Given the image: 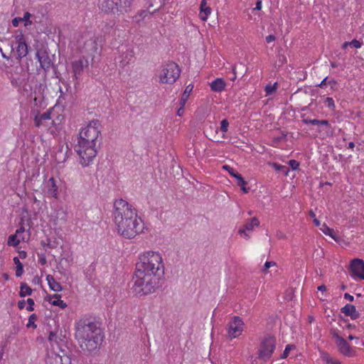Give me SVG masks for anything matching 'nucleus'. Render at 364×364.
Here are the masks:
<instances>
[{
    "label": "nucleus",
    "mask_w": 364,
    "mask_h": 364,
    "mask_svg": "<svg viewBox=\"0 0 364 364\" xmlns=\"http://www.w3.org/2000/svg\"><path fill=\"white\" fill-rule=\"evenodd\" d=\"M228 126H229V122L228 121V119H224L220 122V130L223 132L225 133L228 132Z\"/></svg>",
    "instance_id": "nucleus-45"
},
{
    "label": "nucleus",
    "mask_w": 364,
    "mask_h": 364,
    "mask_svg": "<svg viewBox=\"0 0 364 364\" xmlns=\"http://www.w3.org/2000/svg\"><path fill=\"white\" fill-rule=\"evenodd\" d=\"M324 103L327 105L328 107L331 109L334 110L336 108L334 100L332 97H328L324 100Z\"/></svg>",
    "instance_id": "nucleus-42"
},
{
    "label": "nucleus",
    "mask_w": 364,
    "mask_h": 364,
    "mask_svg": "<svg viewBox=\"0 0 364 364\" xmlns=\"http://www.w3.org/2000/svg\"><path fill=\"white\" fill-rule=\"evenodd\" d=\"M27 304H28V306L26 307V310L28 311H33L34 310V307L33 306H34V304H35L33 299H31V298L28 299H27Z\"/></svg>",
    "instance_id": "nucleus-49"
},
{
    "label": "nucleus",
    "mask_w": 364,
    "mask_h": 364,
    "mask_svg": "<svg viewBox=\"0 0 364 364\" xmlns=\"http://www.w3.org/2000/svg\"><path fill=\"white\" fill-rule=\"evenodd\" d=\"M341 312L347 316H350L352 320H355L360 317V313L356 311L355 306L347 304L341 309Z\"/></svg>",
    "instance_id": "nucleus-21"
},
{
    "label": "nucleus",
    "mask_w": 364,
    "mask_h": 364,
    "mask_svg": "<svg viewBox=\"0 0 364 364\" xmlns=\"http://www.w3.org/2000/svg\"><path fill=\"white\" fill-rule=\"evenodd\" d=\"M133 0H99V8L105 14L123 15L131 10Z\"/></svg>",
    "instance_id": "nucleus-6"
},
{
    "label": "nucleus",
    "mask_w": 364,
    "mask_h": 364,
    "mask_svg": "<svg viewBox=\"0 0 364 364\" xmlns=\"http://www.w3.org/2000/svg\"><path fill=\"white\" fill-rule=\"evenodd\" d=\"M134 283L132 287L133 292L141 296L153 294L160 287V280L162 278L139 273H134Z\"/></svg>",
    "instance_id": "nucleus-5"
},
{
    "label": "nucleus",
    "mask_w": 364,
    "mask_h": 364,
    "mask_svg": "<svg viewBox=\"0 0 364 364\" xmlns=\"http://www.w3.org/2000/svg\"><path fill=\"white\" fill-rule=\"evenodd\" d=\"M210 87L212 91L220 92L225 90L226 82L223 78L218 77L210 83Z\"/></svg>",
    "instance_id": "nucleus-24"
},
{
    "label": "nucleus",
    "mask_w": 364,
    "mask_h": 364,
    "mask_svg": "<svg viewBox=\"0 0 364 364\" xmlns=\"http://www.w3.org/2000/svg\"><path fill=\"white\" fill-rule=\"evenodd\" d=\"M271 166L274 168L275 171L278 172L283 173L285 176H287L289 172V167L279 164L278 163L274 162L271 164Z\"/></svg>",
    "instance_id": "nucleus-32"
},
{
    "label": "nucleus",
    "mask_w": 364,
    "mask_h": 364,
    "mask_svg": "<svg viewBox=\"0 0 364 364\" xmlns=\"http://www.w3.org/2000/svg\"><path fill=\"white\" fill-rule=\"evenodd\" d=\"M343 297H344V299H346L350 301H353L354 299V297L348 293H345L343 295Z\"/></svg>",
    "instance_id": "nucleus-56"
},
{
    "label": "nucleus",
    "mask_w": 364,
    "mask_h": 364,
    "mask_svg": "<svg viewBox=\"0 0 364 364\" xmlns=\"http://www.w3.org/2000/svg\"><path fill=\"white\" fill-rule=\"evenodd\" d=\"M343 328H347V329H355V326L354 324H352V323H348L345 326L343 327Z\"/></svg>",
    "instance_id": "nucleus-63"
},
{
    "label": "nucleus",
    "mask_w": 364,
    "mask_h": 364,
    "mask_svg": "<svg viewBox=\"0 0 364 364\" xmlns=\"http://www.w3.org/2000/svg\"><path fill=\"white\" fill-rule=\"evenodd\" d=\"M200 13L204 14L205 16H201L203 20H205L211 13V9L206 6V1L202 0L200 5Z\"/></svg>",
    "instance_id": "nucleus-29"
},
{
    "label": "nucleus",
    "mask_w": 364,
    "mask_h": 364,
    "mask_svg": "<svg viewBox=\"0 0 364 364\" xmlns=\"http://www.w3.org/2000/svg\"><path fill=\"white\" fill-rule=\"evenodd\" d=\"M19 258L25 259L27 257V252L24 250L18 251Z\"/></svg>",
    "instance_id": "nucleus-57"
},
{
    "label": "nucleus",
    "mask_w": 364,
    "mask_h": 364,
    "mask_svg": "<svg viewBox=\"0 0 364 364\" xmlns=\"http://www.w3.org/2000/svg\"><path fill=\"white\" fill-rule=\"evenodd\" d=\"M328 77H326L319 84H318L316 86L317 87H319L321 88H323L325 86H326L328 84Z\"/></svg>",
    "instance_id": "nucleus-52"
},
{
    "label": "nucleus",
    "mask_w": 364,
    "mask_h": 364,
    "mask_svg": "<svg viewBox=\"0 0 364 364\" xmlns=\"http://www.w3.org/2000/svg\"><path fill=\"white\" fill-rule=\"evenodd\" d=\"M282 51H283V50L282 48L279 49L277 55L276 63L277 64V65L279 67L282 66L284 64L287 63V62L285 55L283 53H282Z\"/></svg>",
    "instance_id": "nucleus-33"
},
{
    "label": "nucleus",
    "mask_w": 364,
    "mask_h": 364,
    "mask_svg": "<svg viewBox=\"0 0 364 364\" xmlns=\"http://www.w3.org/2000/svg\"><path fill=\"white\" fill-rule=\"evenodd\" d=\"M348 321V319L345 318L343 316L339 315L338 318V323L340 326H342V322L347 323Z\"/></svg>",
    "instance_id": "nucleus-54"
},
{
    "label": "nucleus",
    "mask_w": 364,
    "mask_h": 364,
    "mask_svg": "<svg viewBox=\"0 0 364 364\" xmlns=\"http://www.w3.org/2000/svg\"><path fill=\"white\" fill-rule=\"evenodd\" d=\"M193 85L191 84L188 85L186 87V90H184V92L180 99V105L185 106V105L189 97V95L193 90Z\"/></svg>",
    "instance_id": "nucleus-26"
},
{
    "label": "nucleus",
    "mask_w": 364,
    "mask_h": 364,
    "mask_svg": "<svg viewBox=\"0 0 364 364\" xmlns=\"http://www.w3.org/2000/svg\"><path fill=\"white\" fill-rule=\"evenodd\" d=\"M259 225V220L257 218L253 217L251 219L247 220L243 225L242 229L239 230V233L242 235H244L246 239H249L250 237L246 232V231L252 230L255 227Z\"/></svg>",
    "instance_id": "nucleus-19"
},
{
    "label": "nucleus",
    "mask_w": 364,
    "mask_h": 364,
    "mask_svg": "<svg viewBox=\"0 0 364 364\" xmlns=\"http://www.w3.org/2000/svg\"><path fill=\"white\" fill-rule=\"evenodd\" d=\"M62 257L60 259V262L59 263L60 265H63V262L65 263L67 267L70 266L73 262V257L71 254L67 252H63L61 255Z\"/></svg>",
    "instance_id": "nucleus-27"
},
{
    "label": "nucleus",
    "mask_w": 364,
    "mask_h": 364,
    "mask_svg": "<svg viewBox=\"0 0 364 364\" xmlns=\"http://www.w3.org/2000/svg\"><path fill=\"white\" fill-rule=\"evenodd\" d=\"M336 344L338 348V350L344 356L353 357L355 355V351L343 338L342 339H339Z\"/></svg>",
    "instance_id": "nucleus-16"
},
{
    "label": "nucleus",
    "mask_w": 364,
    "mask_h": 364,
    "mask_svg": "<svg viewBox=\"0 0 364 364\" xmlns=\"http://www.w3.org/2000/svg\"><path fill=\"white\" fill-rule=\"evenodd\" d=\"M47 240H48L47 247H48L50 249H54L56 247L55 242H54L53 243H51L50 239H48Z\"/></svg>",
    "instance_id": "nucleus-58"
},
{
    "label": "nucleus",
    "mask_w": 364,
    "mask_h": 364,
    "mask_svg": "<svg viewBox=\"0 0 364 364\" xmlns=\"http://www.w3.org/2000/svg\"><path fill=\"white\" fill-rule=\"evenodd\" d=\"M17 58L21 60L26 57L28 53V46L26 42L25 37L22 32L15 36Z\"/></svg>",
    "instance_id": "nucleus-11"
},
{
    "label": "nucleus",
    "mask_w": 364,
    "mask_h": 364,
    "mask_svg": "<svg viewBox=\"0 0 364 364\" xmlns=\"http://www.w3.org/2000/svg\"><path fill=\"white\" fill-rule=\"evenodd\" d=\"M321 358L327 364H341L338 360L331 357L328 353H323Z\"/></svg>",
    "instance_id": "nucleus-31"
},
{
    "label": "nucleus",
    "mask_w": 364,
    "mask_h": 364,
    "mask_svg": "<svg viewBox=\"0 0 364 364\" xmlns=\"http://www.w3.org/2000/svg\"><path fill=\"white\" fill-rule=\"evenodd\" d=\"M330 333L332 336V337L335 339L336 343L339 341V339L343 338V337L338 334V331L336 328H331Z\"/></svg>",
    "instance_id": "nucleus-41"
},
{
    "label": "nucleus",
    "mask_w": 364,
    "mask_h": 364,
    "mask_svg": "<svg viewBox=\"0 0 364 364\" xmlns=\"http://www.w3.org/2000/svg\"><path fill=\"white\" fill-rule=\"evenodd\" d=\"M349 274L354 279L364 280V260L354 258L350 262Z\"/></svg>",
    "instance_id": "nucleus-10"
},
{
    "label": "nucleus",
    "mask_w": 364,
    "mask_h": 364,
    "mask_svg": "<svg viewBox=\"0 0 364 364\" xmlns=\"http://www.w3.org/2000/svg\"><path fill=\"white\" fill-rule=\"evenodd\" d=\"M184 113V106L181 105L178 109L177 110V115L181 117Z\"/></svg>",
    "instance_id": "nucleus-59"
},
{
    "label": "nucleus",
    "mask_w": 364,
    "mask_h": 364,
    "mask_svg": "<svg viewBox=\"0 0 364 364\" xmlns=\"http://www.w3.org/2000/svg\"><path fill=\"white\" fill-rule=\"evenodd\" d=\"M276 265V263L273 261H267L265 262L264 267H263V269H262V272L264 273H267V271L269 268H270L272 266H274Z\"/></svg>",
    "instance_id": "nucleus-50"
},
{
    "label": "nucleus",
    "mask_w": 364,
    "mask_h": 364,
    "mask_svg": "<svg viewBox=\"0 0 364 364\" xmlns=\"http://www.w3.org/2000/svg\"><path fill=\"white\" fill-rule=\"evenodd\" d=\"M46 88V84L40 82L36 85L35 87L34 92L36 95H38L39 97L43 95V92Z\"/></svg>",
    "instance_id": "nucleus-36"
},
{
    "label": "nucleus",
    "mask_w": 364,
    "mask_h": 364,
    "mask_svg": "<svg viewBox=\"0 0 364 364\" xmlns=\"http://www.w3.org/2000/svg\"><path fill=\"white\" fill-rule=\"evenodd\" d=\"M61 364H71V358L70 356H66L64 359L60 357Z\"/></svg>",
    "instance_id": "nucleus-53"
},
{
    "label": "nucleus",
    "mask_w": 364,
    "mask_h": 364,
    "mask_svg": "<svg viewBox=\"0 0 364 364\" xmlns=\"http://www.w3.org/2000/svg\"><path fill=\"white\" fill-rule=\"evenodd\" d=\"M13 260H14V264L16 265V276L17 277H21V275L23 273V265L20 262L18 257H14Z\"/></svg>",
    "instance_id": "nucleus-30"
},
{
    "label": "nucleus",
    "mask_w": 364,
    "mask_h": 364,
    "mask_svg": "<svg viewBox=\"0 0 364 364\" xmlns=\"http://www.w3.org/2000/svg\"><path fill=\"white\" fill-rule=\"evenodd\" d=\"M275 38H275V36H274V35L270 34V35H268V36L266 37L265 40H266V42H267V43H271V42L274 41L275 40Z\"/></svg>",
    "instance_id": "nucleus-55"
},
{
    "label": "nucleus",
    "mask_w": 364,
    "mask_h": 364,
    "mask_svg": "<svg viewBox=\"0 0 364 364\" xmlns=\"http://www.w3.org/2000/svg\"><path fill=\"white\" fill-rule=\"evenodd\" d=\"M363 43L356 39H353L349 42V45L355 48H360L362 46Z\"/></svg>",
    "instance_id": "nucleus-48"
},
{
    "label": "nucleus",
    "mask_w": 364,
    "mask_h": 364,
    "mask_svg": "<svg viewBox=\"0 0 364 364\" xmlns=\"http://www.w3.org/2000/svg\"><path fill=\"white\" fill-rule=\"evenodd\" d=\"M58 336L57 335V333L55 331H50V333H49V336H48V341L50 342V343H53V342H55L56 343H58Z\"/></svg>",
    "instance_id": "nucleus-43"
},
{
    "label": "nucleus",
    "mask_w": 364,
    "mask_h": 364,
    "mask_svg": "<svg viewBox=\"0 0 364 364\" xmlns=\"http://www.w3.org/2000/svg\"><path fill=\"white\" fill-rule=\"evenodd\" d=\"M319 125H325V126H329L330 124L328 120L326 119H319Z\"/></svg>",
    "instance_id": "nucleus-64"
},
{
    "label": "nucleus",
    "mask_w": 364,
    "mask_h": 364,
    "mask_svg": "<svg viewBox=\"0 0 364 364\" xmlns=\"http://www.w3.org/2000/svg\"><path fill=\"white\" fill-rule=\"evenodd\" d=\"M243 326L244 322L240 316L232 317L228 324L227 338L230 340L237 338L243 331Z\"/></svg>",
    "instance_id": "nucleus-9"
},
{
    "label": "nucleus",
    "mask_w": 364,
    "mask_h": 364,
    "mask_svg": "<svg viewBox=\"0 0 364 364\" xmlns=\"http://www.w3.org/2000/svg\"><path fill=\"white\" fill-rule=\"evenodd\" d=\"M32 289L25 282H21L20 284L19 296L21 297H25L32 294Z\"/></svg>",
    "instance_id": "nucleus-28"
},
{
    "label": "nucleus",
    "mask_w": 364,
    "mask_h": 364,
    "mask_svg": "<svg viewBox=\"0 0 364 364\" xmlns=\"http://www.w3.org/2000/svg\"><path fill=\"white\" fill-rule=\"evenodd\" d=\"M99 37L93 36L87 41H86L84 44V49L85 52L88 53L92 55H94L95 53H97L99 50Z\"/></svg>",
    "instance_id": "nucleus-17"
},
{
    "label": "nucleus",
    "mask_w": 364,
    "mask_h": 364,
    "mask_svg": "<svg viewBox=\"0 0 364 364\" xmlns=\"http://www.w3.org/2000/svg\"><path fill=\"white\" fill-rule=\"evenodd\" d=\"M68 218V212L63 207L58 205L54 210V224L55 226H60L65 224Z\"/></svg>",
    "instance_id": "nucleus-15"
},
{
    "label": "nucleus",
    "mask_w": 364,
    "mask_h": 364,
    "mask_svg": "<svg viewBox=\"0 0 364 364\" xmlns=\"http://www.w3.org/2000/svg\"><path fill=\"white\" fill-rule=\"evenodd\" d=\"M113 217L118 233L126 239H132L143 232L144 223L137 211L122 198L114 203Z\"/></svg>",
    "instance_id": "nucleus-1"
},
{
    "label": "nucleus",
    "mask_w": 364,
    "mask_h": 364,
    "mask_svg": "<svg viewBox=\"0 0 364 364\" xmlns=\"http://www.w3.org/2000/svg\"><path fill=\"white\" fill-rule=\"evenodd\" d=\"M23 21L21 17H16L12 20V25L14 27H17L19 25V23Z\"/></svg>",
    "instance_id": "nucleus-51"
},
{
    "label": "nucleus",
    "mask_w": 364,
    "mask_h": 364,
    "mask_svg": "<svg viewBox=\"0 0 364 364\" xmlns=\"http://www.w3.org/2000/svg\"><path fill=\"white\" fill-rule=\"evenodd\" d=\"M277 88V83L275 82L273 85L271 84H268L265 87V92L267 95L272 94L273 92H274Z\"/></svg>",
    "instance_id": "nucleus-44"
},
{
    "label": "nucleus",
    "mask_w": 364,
    "mask_h": 364,
    "mask_svg": "<svg viewBox=\"0 0 364 364\" xmlns=\"http://www.w3.org/2000/svg\"><path fill=\"white\" fill-rule=\"evenodd\" d=\"M100 134L101 130L92 127H84L80 130L75 150L80 157V164L83 166H88L96 156V141Z\"/></svg>",
    "instance_id": "nucleus-3"
},
{
    "label": "nucleus",
    "mask_w": 364,
    "mask_h": 364,
    "mask_svg": "<svg viewBox=\"0 0 364 364\" xmlns=\"http://www.w3.org/2000/svg\"><path fill=\"white\" fill-rule=\"evenodd\" d=\"M295 348V346L292 344H288L286 346L284 350L283 351L282 354L281 355L282 359H285L288 357L289 353L291 349Z\"/></svg>",
    "instance_id": "nucleus-39"
},
{
    "label": "nucleus",
    "mask_w": 364,
    "mask_h": 364,
    "mask_svg": "<svg viewBox=\"0 0 364 364\" xmlns=\"http://www.w3.org/2000/svg\"><path fill=\"white\" fill-rule=\"evenodd\" d=\"M36 57L40 63L41 67L48 70L51 66V60L49 54L46 49H39L36 53Z\"/></svg>",
    "instance_id": "nucleus-14"
},
{
    "label": "nucleus",
    "mask_w": 364,
    "mask_h": 364,
    "mask_svg": "<svg viewBox=\"0 0 364 364\" xmlns=\"http://www.w3.org/2000/svg\"><path fill=\"white\" fill-rule=\"evenodd\" d=\"M75 338L82 350L91 353L100 349L105 336L100 322L83 317L75 321Z\"/></svg>",
    "instance_id": "nucleus-2"
},
{
    "label": "nucleus",
    "mask_w": 364,
    "mask_h": 364,
    "mask_svg": "<svg viewBox=\"0 0 364 364\" xmlns=\"http://www.w3.org/2000/svg\"><path fill=\"white\" fill-rule=\"evenodd\" d=\"M289 165L291 166L292 170H297L299 167L300 164L299 161L294 159H291L289 161Z\"/></svg>",
    "instance_id": "nucleus-47"
},
{
    "label": "nucleus",
    "mask_w": 364,
    "mask_h": 364,
    "mask_svg": "<svg viewBox=\"0 0 364 364\" xmlns=\"http://www.w3.org/2000/svg\"><path fill=\"white\" fill-rule=\"evenodd\" d=\"M61 295L60 294H53L49 295L46 297V300L48 301L50 304L53 306H59L60 309H64L67 307V304L60 299Z\"/></svg>",
    "instance_id": "nucleus-22"
},
{
    "label": "nucleus",
    "mask_w": 364,
    "mask_h": 364,
    "mask_svg": "<svg viewBox=\"0 0 364 364\" xmlns=\"http://www.w3.org/2000/svg\"><path fill=\"white\" fill-rule=\"evenodd\" d=\"M88 60L82 57L72 63V68L73 72V77L77 80L82 74L84 70L88 68Z\"/></svg>",
    "instance_id": "nucleus-13"
},
{
    "label": "nucleus",
    "mask_w": 364,
    "mask_h": 364,
    "mask_svg": "<svg viewBox=\"0 0 364 364\" xmlns=\"http://www.w3.org/2000/svg\"><path fill=\"white\" fill-rule=\"evenodd\" d=\"M51 110L48 109L43 113L38 112L33 118L34 125L36 127H41V126H46L47 121L51 119Z\"/></svg>",
    "instance_id": "nucleus-18"
},
{
    "label": "nucleus",
    "mask_w": 364,
    "mask_h": 364,
    "mask_svg": "<svg viewBox=\"0 0 364 364\" xmlns=\"http://www.w3.org/2000/svg\"><path fill=\"white\" fill-rule=\"evenodd\" d=\"M20 243V240L17 239V235H11L9 236L7 244L9 246L17 247Z\"/></svg>",
    "instance_id": "nucleus-35"
},
{
    "label": "nucleus",
    "mask_w": 364,
    "mask_h": 364,
    "mask_svg": "<svg viewBox=\"0 0 364 364\" xmlns=\"http://www.w3.org/2000/svg\"><path fill=\"white\" fill-rule=\"evenodd\" d=\"M47 193L49 196L58 198V186L56 180L51 177L46 182Z\"/></svg>",
    "instance_id": "nucleus-20"
},
{
    "label": "nucleus",
    "mask_w": 364,
    "mask_h": 364,
    "mask_svg": "<svg viewBox=\"0 0 364 364\" xmlns=\"http://www.w3.org/2000/svg\"><path fill=\"white\" fill-rule=\"evenodd\" d=\"M46 280L48 282V286L51 290L55 292L61 291L63 289L62 286L58 282H56L54 279V277L48 274L46 276Z\"/></svg>",
    "instance_id": "nucleus-25"
},
{
    "label": "nucleus",
    "mask_w": 364,
    "mask_h": 364,
    "mask_svg": "<svg viewBox=\"0 0 364 364\" xmlns=\"http://www.w3.org/2000/svg\"><path fill=\"white\" fill-rule=\"evenodd\" d=\"M100 126L101 123L98 119H93L89 122L86 127H92V129L100 130Z\"/></svg>",
    "instance_id": "nucleus-40"
},
{
    "label": "nucleus",
    "mask_w": 364,
    "mask_h": 364,
    "mask_svg": "<svg viewBox=\"0 0 364 364\" xmlns=\"http://www.w3.org/2000/svg\"><path fill=\"white\" fill-rule=\"evenodd\" d=\"M223 168L228 171L229 174L236 179L237 185L240 187L244 193H248L250 188L246 187L247 183L240 173L228 165L223 166Z\"/></svg>",
    "instance_id": "nucleus-12"
},
{
    "label": "nucleus",
    "mask_w": 364,
    "mask_h": 364,
    "mask_svg": "<svg viewBox=\"0 0 364 364\" xmlns=\"http://www.w3.org/2000/svg\"><path fill=\"white\" fill-rule=\"evenodd\" d=\"M261 9H262V1L258 0L256 2V5H255V7L254 8V10L259 11V10H261Z\"/></svg>",
    "instance_id": "nucleus-60"
},
{
    "label": "nucleus",
    "mask_w": 364,
    "mask_h": 364,
    "mask_svg": "<svg viewBox=\"0 0 364 364\" xmlns=\"http://www.w3.org/2000/svg\"><path fill=\"white\" fill-rule=\"evenodd\" d=\"M322 232L326 235L332 237L334 240L337 241L338 237H336L333 229L330 228L326 224L323 225V228H321Z\"/></svg>",
    "instance_id": "nucleus-34"
},
{
    "label": "nucleus",
    "mask_w": 364,
    "mask_h": 364,
    "mask_svg": "<svg viewBox=\"0 0 364 364\" xmlns=\"http://www.w3.org/2000/svg\"><path fill=\"white\" fill-rule=\"evenodd\" d=\"M37 318H38V317H37L36 314H32L31 315H30L29 318H28V322L26 324V327L28 328H36L37 325L35 323V322L36 321Z\"/></svg>",
    "instance_id": "nucleus-37"
},
{
    "label": "nucleus",
    "mask_w": 364,
    "mask_h": 364,
    "mask_svg": "<svg viewBox=\"0 0 364 364\" xmlns=\"http://www.w3.org/2000/svg\"><path fill=\"white\" fill-rule=\"evenodd\" d=\"M26 302L24 300H21L18 302V307L19 309L22 310L25 307Z\"/></svg>",
    "instance_id": "nucleus-61"
},
{
    "label": "nucleus",
    "mask_w": 364,
    "mask_h": 364,
    "mask_svg": "<svg viewBox=\"0 0 364 364\" xmlns=\"http://www.w3.org/2000/svg\"><path fill=\"white\" fill-rule=\"evenodd\" d=\"M276 337L272 334H266L260 342L258 358L264 361L269 360L276 348Z\"/></svg>",
    "instance_id": "nucleus-7"
},
{
    "label": "nucleus",
    "mask_w": 364,
    "mask_h": 364,
    "mask_svg": "<svg viewBox=\"0 0 364 364\" xmlns=\"http://www.w3.org/2000/svg\"><path fill=\"white\" fill-rule=\"evenodd\" d=\"M31 16V14L29 12L26 11L24 13L23 17H22L21 18H22L23 21L26 22L25 26L32 24V21H30Z\"/></svg>",
    "instance_id": "nucleus-46"
},
{
    "label": "nucleus",
    "mask_w": 364,
    "mask_h": 364,
    "mask_svg": "<svg viewBox=\"0 0 364 364\" xmlns=\"http://www.w3.org/2000/svg\"><path fill=\"white\" fill-rule=\"evenodd\" d=\"M164 264L162 256L157 252L148 251L139 255L134 273L146 274L159 278L164 276Z\"/></svg>",
    "instance_id": "nucleus-4"
},
{
    "label": "nucleus",
    "mask_w": 364,
    "mask_h": 364,
    "mask_svg": "<svg viewBox=\"0 0 364 364\" xmlns=\"http://www.w3.org/2000/svg\"><path fill=\"white\" fill-rule=\"evenodd\" d=\"M38 262H39L41 265H45V264H46V257H45V256H42V257H39Z\"/></svg>",
    "instance_id": "nucleus-62"
},
{
    "label": "nucleus",
    "mask_w": 364,
    "mask_h": 364,
    "mask_svg": "<svg viewBox=\"0 0 364 364\" xmlns=\"http://www.w3.org/2000/svg\"><path fill=\"white\" fill-rule=\"evenodd\" d=\"M181 70L178 64L169 61L162 65L161 73L159 75L160 82L173 84L179 77Z\"/></svg>",
    "instance_id": "nucleus-8"
},
{
    "label": "nucleus",
    "mask_w": 364,
    "mask_h": 364,
    "mask_svg": "<svg viewBox=\"0 0 364 364\" xmlns=\"http://www.w3.org/2000/svg\"><path fill=\"white\" fill-rule=\"evenodd\" d=\"M28 79V75L25 73L22 75H17L16 76H12L11 83L15 87H21L26 85Z\"/></svg>",
    "instance_id": "nucleus-23"
},
{
    "label": "nucleus",
    "mask_w": 364,
    "mask_h": 364,
    "mask_svg": "<svg viewBox=\"0 0 364 364\" xmlns=\"http://www.w3.org/2000/svg\"><path fill=\"white\" fill-rule=\"evenodd\" d=\"M218 132V127L216 124H210L208 127L204 130L205 134L208 136V134L211 135L213 132L217 134Z\"/></svg>",
    "instance_id": "nucleus-38"
}]
</instances>
